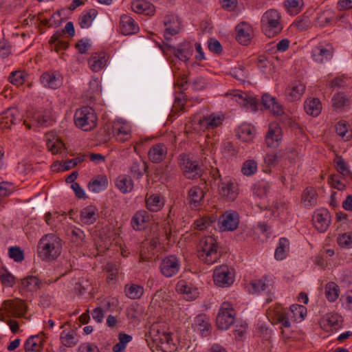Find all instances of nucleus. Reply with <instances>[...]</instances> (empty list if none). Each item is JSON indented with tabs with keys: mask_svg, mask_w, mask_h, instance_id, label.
<instances>
[{
	"mask_svg": "<svg viewBox=\"0 0 352 352\" xmlns=\"http://www.w3.org/2000/svg\"><path fill=\"white\" fill-rule=\"evenodd\" d=\"M307 309L300 305H292L289 310L284 309L280 305H276L269 309V317L275 324H280V328H289L292 322L301 321L304 319Z\"/></svg>",
	"mask_w": 352,
	"mask_h": 352,
	"instance_id": "f257e3e1",
	"label": "nucleus"
},
{
	"mask_svg": "<svg viewBox=\"0 0 352 352\" xmlns=\"http://www.w3.org/2000/svg\"><path fill=\"white\" fill-rule=\"evenodd\" d=\"M261 23L263 32L269 38L279 34L283 28L280 14L274 9L266 11L262 16Z\"/></svg>",
	"mask_w": 352,
	"mask_h": 352,
	"instance_id": "f03ea898",
	"label": "nucleus"
},
{
	"mask_svg": "<svg viewBox=\"0 0 352 352\" xmlns=\"http://www.w3.org/2000/svg\"><path fill=\"white\" fill-rule=\"evenodd\" d=\"M97 117L94 110L89 107H83L76 110L74 114V122L77 127L89 131L96 126Z\"/></svg>",
	"mask_w": 352,
	"mask_h": 352,
	"instance_id": "7ed1b4c3",
	"label": "nucleus"
},
{
	"mask_svg": "<svg viewBox=\"0 0 352 352\" xmlns=\"http://www.w3.org/2000/svg\"><path fill=\"white\" fill-rule=\"evenodd\" d=\"M179 165L184 176L189 179L200 177L202 168L197 161H193L189 155L182 153L179 155Z\"/></svg>",
	"mask_w": 352,
	"mask_h": 352,
	"instance_id": "20e7f679",
	"label": "nucleus"
},
{
	"mask_svg": "<svg viewBox=\"0 0 352 352\" xmlns=\"http://www.w3.org/2000/svg\"><path fill=\"white\" fill-rule=\"evenodd\" d=\"M197 256L207 264H212L221 256L218 243H199L197 246Z\"/></svg>",
	"mask_w": 352,
	"mask_h": 352,
	"instance_id": "39448f33",
	"label": "nucleus"
},
{
	"mask_svg": "<svg viewBox=\"0 0 352 352\" xmlns=\"http://www.w3.org/2000/svg\"><path fill=\"white\" fill-rule=\"evenodd\" d=\"M235 311L228 302L221 304L217 316V326L219 329L226 330L233 324L235 319Z\"/></svg>",
	"mask_w": 352,
	"mask_h": 352,
	"instance_id": "423d86ee",
	"label": "nucleus"
},
{
	"mask_svg": "<svg viewBox=\"0 0 352 352\" xmlns=\"http://www.w3.org/2000/svg\"><path fill=\"white\" fill-rule=\"evenodd\" d=\"M214 283L222 287L230 286L234 281V273L233 270L226 265L216 267L213 273Z\"/></svg>",
	"mask_w": 352,
	"mask_h": 352,
	"instance_id": "0eeeda50",
	"label": "nucleus"
},
{
	"mask_svg": "<svg viewBox=\"0 0 352 352\" xmlns=\"http://www.w3.org/2000/svg\"><path fill=\"white\" fill-rule=\"evenodd\" d=\"M250 285V292L252 293H260L267 291L268 296L266 299L267 302L272 301L274 298V281L272 278L267 276H263L261 279L251 281Z\"/></svg>",
	"mask_w": 352,
	"mask_h": 352,
	"instance_id": "6e6552de",
	"label": "nucleus"
},
{
	"mask_svg": "<svg viewBox=\"0 0 352 352\" xmlns=\"http://www.w3.org/2000/svg\"><path fill=\"white\" fill-rule=\"evenodd\" d=\"M60 243H39L37 248L38 256L44 261H52L61 252Z\"/></svg>",
	"mask_w": 352,
	"mask_h": 352,
	"instance_id": "1a4fd4ad",
	"label": "nucleus"
},
{
	"mask_svg": "<svg viewBox=\"0 0 352 352\" xmlns=\"http://www.w3.org/2000/svg\"><path fill=\"white\" fill-rule=\"evenodd\" d=\"M1 309L10 316L15 318L23 317L27 311L25 303L17 298L4 300L1 305Z\"/></svg>",
	"mask_w": 352,
	"mask_h": 352,
	"instance_id": "9d476101",
	"label": "nucleus"
},
{
	"mask_svg": "<svg viewBox=\"0 0 352 352\" xmlns=\"http://www.w3.org/2000/svg\"><path fill=\"white\" fill-rule=\"evenodd\" d=\"M239 216L236 211L227 210L219 219V228L222 231H233L238 228Z\"/></svg>",
	"mask_w": 352,
	"mask_h": 352,
	"instance_id": "9b49d317",
	"label": "nucleus"
},
{
	"mask_svg": "<svg viewBox=\"0 0 352 352\" xmlns=\"http://www.w3.org/2000/svg\"><path fill=\"white\" fill-rule=\"evenodd\" d=\"M180 268L179 259L174 255L165 257L161 262L160 270L162 274L168 278L177 274Z\"/></svg>",
	"mask_w": 352,
	"mask_h": 352,
	"instance_id": "f8f14e48",
	"label": "nucleus"
},
{
	"mask_svg": "<svg viewBox=\"0 0 352 352\" xmlns=\"http://www.w3.org/2000/svg\"><path fill=\"white\" fill-rule=\"evenodd\" d=\"M236 39L243 45H248L252 38L253 30L250 25L245 22L239 23L236 28Z\"/></svg>",
	"mask_w": 352,
	"mask_h": 352,
	"instance_id": "ddd939ff",
	"label": "nucleus"
},
{
	"mask_svg": "<svg viewBox=\"0 0 352 352\" xmlns=\"http://www.w3.org/2000/svg\"><path fill=\"white\" fill-rule=\"evenodd\" d=\"M176 291L184 295V298L188 301L194 300L199 296V292L197 288L192 286L184 280L177 282L176 285Z\"/></svg>",
	"mask_w": 352,
	"mask_h": 352,
	"instance_id": "4468645a",
	"label": "nucleus"
},
{
	"mask_svg": "<svg viewBox=\"0 0 352 352\" xmlns=\"http://www.w3.org/2000/svg\"><path fill=\"white\" fill-rule=\"evenodd\" d=\"M282 130L278 125H272L269 126V130L265 135V142L269 147L276 148L278 147L281 140Z\"/></svg>",
	"mask_w": 352,
	"mask_h": 352,
	"instance_id": "2eb2a0df",
	"label": "nucleus"
},
{
	"mask_svg": "<svg viewBox=\"0 0 352 352\" xmlns=\"http://www.w3.org/2000/svg\"><path fill=\"white\" fill-rule=\"evenodd\" d=\"M305 90V86L301 82H292L285 91L287 100L294 102L299 100L304 94Z\"/></svg>",
	"mask_w": 352,
	"mask_h": 352,
	"instance_id": "dca6fc26",
	"label": "nucleus"
},
{
	"mask_svg": "<svg viewBox=\"0 0 352 352\" xmlns=\"http://www.w3.org/2000/svg\"><path fill=\"white\" fill-rule=\"evenodd\" d=\"M193 327L195 330L199 331L203 336H208L210 333L211 324L209 318L206 315H198L195 318Z\"/></svg>",
	"mask_w": 352,
	"mask_h": 352,
	"instance_id": "f3484780",
	"label": "nucleus"
},
{
	"mask_svg": "<svg viewBox=\"0 0 352 352\" xmlns=\"http://www.w3.org/2000/svg\"><path fill=\"white\" fill-rule=\"evenodd\" d=\"M167 148L163 144L153 145L148 153L149 160L153 163H160L166 157Z\"/></svg>",
	"mask_w": 352,
	"mask_h": 352,
	"instance_id": "a211bd4d",
	"label": "nucleus"
},
{
	"mask_svg": "<svg viewBox=\"0 0 352 352\" xmlns=\"http://www.w3.org/2000/svg\"><path fill=\"white\" fill-rule=\"evenodd\" d=\"M194 52L193 46L189 41H184L175 47V52L174 55L179 60L186 62L188 61Z\"/></svg>",
	"mask_w": 352,
	"mask_h": 352,
	"instance_id": "6ab92c4d",
	"label": "nucleus"
},
{
	"mask_svg": "<svg viewBox=\"0 0 352 352\" xmlns=\"http://www.w3.org/2000/svg\"><path fill=\"white\" fill-rule=\"evenodd\" d=\"M61 344L66 347H74L79 342L78 336L74 329H64L60 334Z\"/></svg>",
	"mask_w": 352,
	"mask_h": 352,
	"instance_id": "aec40b11",
	"label": "nucleus"
},
{
	"mask_svg": "<svg viewBox=\"0 0 352 352\" xmlns=\"http://www.w3.org/2000/svg\"><path fill=\"white\" fill-rule=\"evenodd\" d=\"M219 194L228 201H234L237 196L234 184L231 181H222L219 186Z\"/></svg>",
	"mask_w": 352,
	"mask_h": 352,
	"instance_id": "412c9836",
	"label": "nucleus"
},
{
	"mask_svg": "<svg viewBox=\"0 0 352 352\" xmlns=\"http://www.w3.org/2000/svg\"><path fill=\"white\" fill-rule=\"evenodd\" d=\"M41 83L47 88L57 89L62 85L60 76H57L54 72H45L41 76Z\"/></svg>",
	"mask_w": 352,
	"mask_h": 352,
	"instance_id": "4be33fe9",
	"label": "nucleus"
},
{
	"mask_svg": "<svg viewBox=\"0 0 352 352\" xmlns=\"http://www.w3.org/2000/svg\"><path fill=\"white\" fill-rule=\"evenodd\" d=\"M108 186V179L106 175H98L92 179L88 184V188L93 192H99L102 190H105Z\"/></svg>",
	"mask_w": 352,
	"mask_h": 352,
	"instance_id": "5701e85b",
	"label": "nucleus"
},
{
	"mask_svg": "<svg viewBox=\"0 0 352 352\" xmlns=\"http://www.w3.org/2000/svg\"><path fill=\"white\" fill-rule=\"evenodd\" d=\"M148 214L144 210L138 211L132 217L131 224L135 230H141L146 228L148 221Z\"/></svg>",
	"mask_w": 352,
	"mask_h": 352,
	"instance_id": "b1692460",
	"label": "nucleus"
},
{
	"mask_svg": "<svg viewBox=\"0 0 352 352\" xmlns=\"http://www.w3.org/2000/svg\"><path fill=\"white\" fill-rule=\"evenodd\" d=\"M43 340L39 336H32L24 344L25 352H41L43 349Z\"/></svg>",
	"mask_w": 352,
	"mask_h": 352,
	"instance_id": "393cba45",
	"label": "nucleus"
},
{
	"mask_svg": "<svg viewBox=\"0 0 352 352\" xmlns=\"http://www.w3.org/2000/svg\"><path fill=\"white\" fill-rule=\"evenodd\" d=\"M97 218V208L94 206H88L80 211V221L85 224H93Z\"/></svg>",
	"mask_w": 352,
	"mask_h": 352,
	"instance_id": "a878e982",
	"label": "nucleus"
},
{
	"mask_svg": "<svg viewBox=\"0 0 352 352\" xmlns=\"http://www.w3.org/2000/svg\"><path fill=\"white\" fill-rule=\"evenodd\" d=\"M315 228L320 232H324L329 227L330 220L327 210L316 213L314 217Z\"/></svg>",
	"mask_w": 352,
	"mask_h": 352,
	"instance_id": "bb28decb",
	"label": "nucleus"
},
{
	"mask_svg": "<svg viewBox=\"0 0 352 352\" xmlns=\"http://www.w3.org/2000/svg\"><path fill=\"white\" fill-rule=\"evenodd\" d=\"M106 63L107 59L104 52L92 54L89 60L90 68L94 72L100 71L105 66Z\"/></svg>",
	"mask_w": 352,
	"mask_h": 352,
	"instance_id": "cd10ccee",
	"label": "nucleus"
},
{
	"mask_svg": "<svg viewBox=\"0 0 352 352\" xmlns=\"http://www.w3.org/2000/svg\"><path fill=\"white\" fill-rule=\"evenodd\" d=\"M116 187L124 194L130 192L133 188V182L127 175H120L116 179Z\"/></svg>",
	"mask_w": 352,
	"mask_h": 352,
	"instance_id": "c85d7f7f",
	"label": "nucleus"
},
{
	"mask_svg": "<svg viewBox=\"0 0 352 352\" xmlns=\"http://www.w3.org/2000/svg\"><path fill=\"white\" fill-rule=\"evenodd\" d=\"M120 25L122 32L125 35L133 34L138 29L133 19L126 14L121 16Z\"/></svg>",
	"mask_w": 352,
	"mask_h": 352,
	"instance_id": "c756f323",
	"label": "nucleus"
},
{
	"mask_svg": "<svg viewBox=\"0 0 352 352\" xmlns=\"http://www.w3.org/2000/svg\"><path fill=\"white\" fill-rule=\"evenodd\" d=\"M304 109L307 114L317 116L321 112L322 104L319 99L310 98L305 102Z\"/></svg>",
	"mask_w": 352,
	"mask_h": 352,
	"instance_id": "7c9ffc66",
	"label": "nucleus"
},
{
	"mask_svg": "<svg viewBox=\"0 0 352 352\" xmlns=\"http://www.w3.org/2000/svg\"><path fill=\"white\" fill-rule=\"evenodd\" d=\"M254 127L249 124H242L237 130V135L243 142L251 141L254 136Z\"/></svg>",
	"mask_w": 352,
	"mask_h": 352,
	"instance_id": "2f4dec72",
	"label": "nucleus"
},
{
	"mask_svg": "<svg viewBox=\"0 0 352 352\" xmlns=\"http://www.w3.org/2000/svg\"><path fill=\"white\" fill-rule=\"evenodd\" d=\"M144 287L135 283H129L125 285L124 293L131 299H140L144 294Z\"/></svg>",
	"mask_w": 352,
	"mask_h": 352,
	"instance_id": "473e14b6",
	"label": "nucleus"
},
{
	"mask_svg": "<svg viewBox=\"0 0 352 352\" xmlns=\"http://www.w3.org/2000/svg\"><path fill=\"white\" fill-rule=\"evenodd\" d=\"M312 56L315 61L322 63L324 60H328L332 56V51L320 45L312 51Z\"/></svg>",
	"mask_w": 352,
	"mask_h": 352,
	"instance_id": "72a5a7b5",
	"label": "nucleus"
},
{
	"mask_svg": "<svg viewBox=\"0 0 352 352\" xmlns=\"http://www.w3.org/2000/svg\"><path fill=\"white\" fill-rule=\"evenodd\" d=\"M324 295L329 302H335L340 295V287L334 282H329L324 287Z\"/></svg>",
	"mask_w": 352,
	"mask_h": 352,
	"instance_id": "f704fd0d",
	"label": "nucleus"
},
{
	"mask_svg": "<svg viewBox=\"0 0 352 352\" xmlns=\"http://www.w3.org/2000/svg\"><path fill=\"white\" fill-rule=\"evenodd\" d=\"M204 197V190L199 186H195L188 190L189 203L198 206Z\"/></svg>",
	"mask_w": 352,
	"mask_h": 352,
	"instance_id": "c9c22d12",
	"label": "nucleus"
},
{
	"mask_svg": "<svg viewBox=\"0 0 352 352\" xmlns=\"http://www.w3.org/2000/svg\"><path fill=\"white\" fill-rule=\"evenodd\" d=\"M317 193L312 187L305 189L302 195V201L306 207H311L316 205Z\"/></svg>",
	"mask_w": 352,
	"mask_h": 352,
	"instance_id": "e433bc0d",
	"label": "nucleus"
},
{
	"mask_svg": "<svg viewBox=\"0 0 352 352\" xmlns=\"http://www.w3.org/2000/svg\"><path fill=\"white\" fill-rule=\"evenodd\" d=\"M223 119L220 116H210L200 119L199 124L206 129H214L221 124Z\"/></svg>",
	"mask_w": 352,
	"mask_h": 352,
	"instance_id": "4c0bfd02",
	"label": "nucleus"
},
{
	"mask_svg": "<svg viewBox=\"0 0 352 352\" xmlns=\"http://www.w3.org/2000/svg\"><path fill=\"white\" fill-rule=\"evenodd\" d=\"M1 119L6 120V124H8V122L10 124H16L21 120L20 113L15 107L8 108L2 113Z\"/></svg>",
	"mask_w": 352,
	"mask_h": 352,
	"instance_id": "58836bf2",
	"label": "nucleus"
},
{
	"mask_svg": "<svg viewBox=\"0 0 352 352\" xmlns=\"http://www.w3.org/2000/svg\"><path fill=\"white\" fill-rule=\"evenodd\" d=\"M148 166L146 163L141 160L133 162L130 167V173L134 178L139 179L144 175V171H146Z\"/></svg>",
	"mask_w": 352,
	"mask_h": 352,
	"instance_id": "ea45409f",
	"label": "nucleus"
},
{
	"mask_svg": "<svg viewBox=\"0 0 352 352\" xmlns=\"http://www.w3.org/2000/svg\"><path fill=\"white\" fill-rule=\"evenodd\" d=\"M161 346L165 352H174L177 347L173 343L172 335L169 333H164L160 337Z\"/></svg>",
	"mask_w": 352,
	"mask_h": 352,
	"instance_id": "a19ab883",
	"label": "nucleus"
},
{
	"mask_svg": "<svg viewBox=\"0 0 352 352\" xmlns=\"http://www.w3.org/2000/svg\"><path fill=\"white\" fill-rule=\"evenodd\" d=\"M146 203L147 208L152 212H157L160 210L164 205V203L158 195H151L146 199Z\"/></svg>",
	"mask_w": 352,
	"mask_h": 352,
	"instance_id": "79ce46f5",
	"label": "nucleus"
},
{
	"mask_svg": "<svg viewBox=\"0 0 352 352\" xmlns=\"http://www.w3.org/2000/svg\"><path fill=\"white\" fill-rule=\"evenodd\" d=\"M98 14L97 10L93 8L90 9L87 13L81 16L79 19V24L82 28H88L93 20Z\"/></svg>",
	"mask_w": 352,
	"mask_h": 352,
	"instance_id": "37998d69",
	"label": "nucleus"
},
{
	"mask_svg": "<svg viewBox=\"0 0 352 352\" xmlns=\"http://www.w3.org/2000/svg\"><path fill=\"white\" fill-rule=\"evenodd\" d=\"M236 101L243 106L250 108L252 111H256L258 109V99L254 97H243L241 95L236 96Z\"/></svg>",
	"mask_w": 352,
	"mask_h": 352,
	"instance_id": "c03bdc74",
	"label": "nucleus"
},
{
	"mask_svg": "<svg viewBox=\"0 0 352 352\" xmlns=\"http://www.w3.org/2000/svg\"><path fill=\"white\" fill-rule=\"evenodd\" d=\"M119 342L113 346V352H123L127 344L131 341L132 337L128 334L120 333L118 335Z\"/></svg>",
	"mask_w": 352,
	"mask_h": 352,
	"instance_id": "a18cd8bd",
	"label": "nucleus"
},
{
	"mask_svg": "<svg viewBox=\"0 0 352 352\" xmlns=\"http://www.w3.org/2000/svg\"><path fill=\"white\" fill-rule=\"evenodd\" d=\"M337 170L344 177H352V173L342 156L337 155L334 160Z\"/></svg>",
	"mask_w": 352,
	"mask_h": 352,
	"instance_id": "49530a36",
	"label": "nucleus"
},
{
	"mask_svg": "<svg viewBox=\"0 0 352 352\" xmlns=\"http://www.w3.org/2000/svg\"><path fill=\"white\" fill-rule=\"evenodd\" d=\"M327 324L335 330L339 329L342 324V318L337 313H330L326 315Z\"/></svg>",
	"mask_w": 352,
	"mask_h": 352,
	"instance_id": "de8ad7c7",
	"label": "nucleus"
},
{
	"mask_svg": "<svg viewBox=\"0 0 352 352\" xmlns=\"http://www.w3.org/2000/svg\"><path fill=\"white\" fill-rule=\"evenodd\" d=\"M270 184L265 182L261 181L254 185L253 193L259 198L266 197L270 190Z\"/></svg>",
	"mask_w": 352,
	"mask_h": 352,
	"instance_id": "09e8293b",
	"label": "nucleus"
},
{
	"mask_svg": "<svg viewBox=\"0 0 352 352\" xmlns=\"http://www.w3.org/2000/svg\"><path fill=\"white\" fill-rule=\"evenodd\" d=\"M132 10L136 13L150 14L153 12V9L145 1H137L131 5Z\"/></svg>",
	"mask_w": 352,
	"mask_h": 352,
	"instance_id": "8fccbe9b",
	"label": "nucleus"
},
{
	"mask_svg": "<svg viewBox=\"0 0 352 352\" xmlns=\"http://www.w3.org/2000/svg\"><path fill=\"white\" fill-rule=\"evenodd\" d=\"M285 5L290 14H297L303 6L302 0H286Z\"/></svg>",
	"mask_w": 352,
	"mask_h": 352,
	"instance_id": "3c124183",
	"label": "nucleus"
},
{
	"mask_svg": "<svg viewBox=\"0 0 352 352\" xmlns=\"http://www.w3.org/2000/svg\"><path fill=\"white\" fill-rule=\"evenodd\" d=\"M26 77L25 73L21 71H15L10 74L8 80L12 85L19 86L25 82Z\"/></svg>",
	"mask_w": 352,
	"mask_h": 352,
	"instance_id": "603ef678",
	"label": "nucleus"
},
{
	"mask_svg": "<svg viewBox=\"0 0 352 352\" xmlns=\"http://www.w3.org/2000/svg\"><path fill=\"white\" fill-rule=\"evenodd\" d=\"M257 170V164L253 160L245 161L241 168V172L247 176L252 175Z\"/></svg>",
	"mask_w": 352,
	"mask_h": 352,
	"instance_id": "864d4df0",
	"label": "nucleus"
},
{
	"mask_svg": "<svg viewBox=\"0 0 352 352\" xmlns=\"http://www.w3.org/2000/svg\"><path fill=\"white\" fill-rule=\"evenodd\" d=\"M21 285L23 288L34 291L38 286V279L35 276H28L21 280Z\"/></svg>",
	"mask_w": 352,
	"mask_h": 352,
	"instance_id": "5fc2aeb1",
	"label": "nucleus"
},
{
	"mask_svg": "<svg viewBox=\"0 0 352 352\" xmlns=\"http://www.w3.org/2000/svg\"><path fill=\"white\" fill-rule=\"evenodd\" d=\"M333 18V15L331 12L324 11L317 17L316 23L320 27H324L329 25Z\"/></svg>",
	"mask_w": 352,
	"mask_h": 352,
	"instance_id": "6e6d98bb",
	"label": "nucleus"
},
{
	"mask_svg": "<svg viewBox=\"0 0 352 352\" xmlns=\"http://www.w3.org/2000/svg\"><path fill=\"white\" fill-rule=\"evenodd\" d=\"M8 255L16 262H21L24 259L23 250L18 246L10 247L8 250Z\"/></svg>",
	"mask_w": 352,
	"mask_h": 352,
	"instance_id": "4d7b16f0",
	"label": "nucleus"
},
{
	"mask_svg": "<svg viewBox=\"0 0 352 352\" xmlns=\"http://www.w3.org/2000/svg\"><path fill=\"white\" fill-rule=\"evenodd\" d=\"M289 243H279V245L276 248L274 257L278 261L284 259L289 252Z\"/></svg>",
	"mask_w": 352,
	"mask_h": 352,
	"instance_id": "13d9d810",
	"label": "nucleus"
},
{
	"mask_svg": "<svg viewBox=\"0 0 352 352\" xmlns=\"http://www.w3.org/2000/svg\"><path fill=\"white\" fill-rule=\"evenodd\" d=\"M180 31V25L179 21L177 22V23H173L170 25L166 26V28L164 31V38L166 40H170L171 37L177 34H178Z\"/></svg>",
	"mask_w": 352,
	"mask_h": 352,
	"instance_id": "bf43d9fd",
	"label": "nucleus"
},
{
	"mask_svg": "<svg viewBox=\"0 0 352 352\" xmlns=\"http://www.w3.org/2000/svg\"><path fill=\"white\" fill-rule=\"evenodd\" d=\"M47 146L50 151H51L53 154H56L64 146V144L59 139L51 140L50 139L47 138Z\"/></svg>",
	"mask_w": 352,
	"mask_h": 352,
	"instance_id": "052dcab7",
	"label": "nucleus"
},
{
	"mask_svg": "<svg viewBox=\"0 0 352 352\" xmlns=\"http://www.w3.org/2000/svg\"><path fill=\"white\" fill-rule=\"evenodd\" d=\"M85 155H82L80 157H78L72 160H69L65 161L63 164H60L62 166V170H67L74 167H75L77 164L82 162L85 160Z\"/></svg>",
	"mask_w": 352,
	"mask_h": 352,
	"instance_id": "680f3d73",
	"label": "nucleus"
},
{
	"mask_svg": "<svg viewBox=\"0 0 352 352\" xmlns=\"http://www.w3.org/2000/svg\"><path fill=\"white\" fill-rule=\"evenodd\" d=\"M0 280L3 285L7 287H12L15 283L14 276L8 271H5L0 275Z\"/></svg>",
	"mask_w": 352,
	"mask_h": 352,
	"instance_id": "e2e57ef3",
	"label": "nucleus"
},
{
	"mask_svg": "<svg viewBox=\"0 0 352 352\" xmlns=\"http://www.w3.org/2000/svg\"><path fill=\"white\" fill-rule=\"evenodd\" d=\"M208 49L210 52H214L215 54H219L223 51L222 45L220 42L215 38H210L208 40Z\"/></svg>",
	"mask_w": 352,
	"mask_h": 352,
	"instance_id": "0e129e2a",
	"label": "nucleus"
},
{
	"mask_svg": "<svg viewBox=\"0 0 352 352\" xmlns=\"http://www.w3.org/2000/svg\"><path fill=\"white\" fill-rule=\"evenodd\" d=\"M294 25L300 31L307 30L311 26V21L309 17L305 16L302 19H298Z\"/></svg>",
	"mask_w": 352,
	"mask_h": 352,
	"instance_id": "69168bd1",
	"label": "nucleus"
},
{
	"mask_svg": "<svg viewBox=\"0 0 352 352\" xmlns=\"http://www.w3.org/2000/svg\"><path fill=\"white\" fill-rule=\"evenodd\" d=\"M336 133L339 136L346 138V139L348 140L349 135H346L348 133V127L346 123L338 122L336 125Z\"/></svg>",
	"mask_w": 352,
	"mask_h": 352,
	"instance_id": "338daca9",
	"label": "nucleus"
},
{
	"mask_svg": "<svg viewBox=\"0 0 352 352\" xmlns=\"http://www.w3.org/2000/svg\"><path fill=\"white\" fill-rule=\"evenodd\" d=\"M329 182L333 188H336L338 190H342L346 187L345 184L340 182L338 175H331L329 178Z\"/></svg>",
	"mask_w": 352,
	"mask_h": 352,
	"instance_id": "774afa93",
	"label": "nucleus"
}]
</instances>
